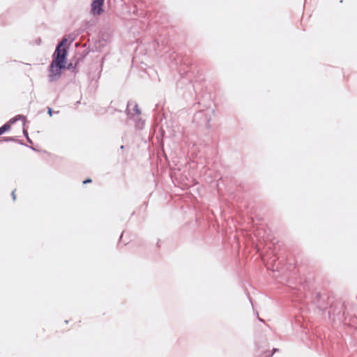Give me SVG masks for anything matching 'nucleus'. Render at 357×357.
I'll use <instances>...</instances> for the list:
<instances>
[{
	"label": "nucleus",
	"instance_id": "1",
	"mask_svg": "<svg viewBox=\"0 0 357 357\" xmlns=\"http://www.w3.org/2000/svg\"><path fill=\"white\" fill-rule=\"evenodd\" d=\"M127 115L129 119L135 121V126L142 129L144 126V121L140 118L141 112L137 104L135 101H129L127 105Z\"/></svg>",
	"mask_w": 357,
	"mask_h": 357
},
{
	"label": "nucleus",
	"instance_id": "2",
	"mask_svg": "<svg viewBox=\"0 0 357 357\" xmlns=\"http://www.w3.org/2000/svg\"><path fill=\"white\" fill-rule=\"evenodd\" d=\"M65 68L66 66H61L52 62L50 65L49 81L53 82L58 80L61 77V70Z\"/></svg>",
	"mask_w": 357,
	"mask_h": 357
},
{
	"label": "nucleus",
	"instance_id": "3",
	"mask_svg": "<svg viewBox=\"0 0 357 357\" xmlns=\"http://www.w3.org/2000/svg\"><path fill=\"white\" fill-rule=\"evenodd\" d=\"M67 56L66 49H57L56 48L55 52L53 54L52 63L59 64L61 66H66Z\"/></svg>",
	"mask_w": 357,
	"mask_h": 357
},
{
	"label": "nucleus",
	"instance_id": "4",
	"mask_svg": "<svg viewBox=\"0 0 357 357\" xmlns=\"http://www.w3.org/2000/svg\"><path fill=\"white\" fill-rule=\"evenodd\" d=\"M105 0H93L91 12L93 15H100L102 12Z\"/></svg>",
	"mask_w": 357,
	"mask_h": 357
},
{
	"label": "nucleus",
	"instance_id": "5",
	"mask_svg": "<svg viewBox=\"0 0 357 357\" xmlns=\"http://www.w3.org/2000/svg\"><path fill=\"white\" fill-rule=\"evenodd\" d=\"M18 120H22L23 121H25V116H22V115H17V116H15L14 118L11 119L8 123H5L3 126H1L0 128L1 132L3 134L6 131L9 130L10 128V124L14 123L15 122H16Z\"/></svg>",
	"mask_w": 357,
	"mask_h": 357
},
{
	"label": "nucleus",
	"instance_id": "6",
	"mask_svg": "<svg viewBox=\"0 0 357 357\" xmlns=\"http://www.w3.org/2000/svg\"><path fill=\"white\" fill-rule=\"evenodd\" d=\"M67 42L66 38H63L62 40L57 45L56 47L57 49H66L64 46Z\"/></svg>",
	"mask_w": 357,
	"mask_h": 357
},
{
	"label": "nucleus",
	"instance_id": "7",
	"mask_svg": "<svg viewBox=\"0 0 357 357\" xmlns=\"http://www.w3.org/2000/svg\"><path fill=\"white\" fill-rule=\"evenodd\" d=\"M11 195H12L13 199L15 200L16 199L15 194V190L12 192Z\"/></svg>",
	"mask_w": 357,
	"mask_h": 357
},
{
	"label": "nucleus",
	"instance_id": "8",
	"mask_svg": "<svg viewBox=\"0 0 357 357\" xmlns=\"http://www.w3.org/2000/svg\"><path fill=\"white\" fill-rule=\"evenodd\" d=\"M90 182H91V179H86V180H85V181H83V183H84V184H85V183H90Z\"/></svg>",
	"mask_w": 357,
	"mask_h": 357
},
{
	"label": "nucleus",
	"instance_id": "9",
	"mask_svg": "<svg viewBox=\"0 0 357 357\" xmlns=\"http://www.w3.org/2000/svg\"><path fill=\"white\" fill-rule=\"evenodd\" d=\"M48 114H49L50 116H52V109H50V108H49V109H48Z\"/></svg>",
	"mask_w": 357,
	"mask_h": 357
},
{
	"label": "nucleus",
	"instance_id": "10",
	"mask_svg": "<svg viewBox=\"0 0 357 357\" xmlns=\"http://www.w3.org/2000/svg\"><path fill=\"white\" fill-rule=\"evenodd\" d=\"M24 135H27V132L25 130H24Z\"/></svg>",
	"mask_w": 357,
	"mask_h": 357
},
{
	"label": "nucleus",
	"instance_id": "11",
	"mask_svg": "<svg viewBox=\"0 0 357 357\" xmlns=\"http://www.w3.org/2000/svg\"><path fill=\"white\" fill-rule=\"evenodd\" d=\"M266 266H267V268H270V267H269V265H268V263H267V264H266Z\"/></svg>",
	"mask_w": 357,
	"mask_h": 357
}]
</instances>
